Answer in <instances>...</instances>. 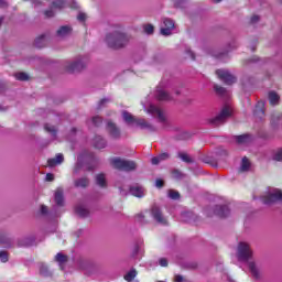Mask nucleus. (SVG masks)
Wrapping results in <instances>:
<instances>
[{
    "instance_id": "19",
    "label": "nucleus",
    "mask_w": 282,
    "mask_h": 282,
    "mask_svg": "<svg viewBox=\"0 0 282 282\" xmlns=\"http://www.w3.org/2000/svg\"><path fill=\"white\" fill-rule=\"evenodd\" d=\"M252 141V137L250 134H241L236 137L237 144H248V142Z\"/></svg>"
},
{
    "instance_id": "55",
    "label": "nucleus",
    "mask_w": 282,
    "mask_h": 282,
    "mask_svg": "<svg viewBox=\"0 0 282 282\" xmlns=\"http://www.w3.org/2000/svg\"><path fill=\"white\" fill-rule=\"evenodd\" d=\"M72 8H74L75 10L78 8V3H74L73 6H72Z\"/></svg>"
},
{
    "instance_id": "1",
    "label": "nucleus",
    "mask_w": 282,
    "mask_h": 282,
    "mask_svg": "<svg viewBox=\"0 0 282 282\" xmlns=\"http://www.w3.org/2000/svg\"><path fill=\"white\" fill-rule=\"evenodd\" d=\"M131 41V36L121 31H113L106 35V43L111 50H122Z\"/></svg>"
},
{
    "instance_id": "3",
    "label": "nucleus",
    "mask_w": 282,
    "mask_h": 282,
    "mask_svg": "<svg viewBox=\"0 0 282 282\" xmlns=\"http://www.w3.org/2000/svg\"><path fill=\"white\" fill-rule=\"evenodd\" d=\"M232 116V108L230 106H225L220 113L212 119H209V124L214 127H219V124H224L228 118Z\"/></svg>"
},
{
    "instance_id": "60",
    "label": "nucleus",
    "mask_w": 282,
    "mask_h": 282,
    "mask_svg": "<svg viewBox=\"0 0 282 282\" xmlns=\"http://www.w3.org/2000/svg\"><path fill=\"white\" fill-rule=\"evenodd\" d=\"M281 2H282V0H281Z\"/></svg>"
},
{
    "instance_id": "46",
    "label": "nucleus",
    "mask_w": 282,
    "mask_h": 282,
    "mask_svg": "<svg viewBox=\"0 0 282 282\" xmlns=\"http://www.w3.org/2000/svg\"><path fill=\"white\" fill-rule=\"evenodd\" d=\"M155 186H156V188H162V186H164V181H162V180H156Z\"/></svg>"
},
{
    "instance_id": "32",
    "label": "nucleus",
    "mask_w": 282,
    "mask_h": 282,
    "mask_svg": "<svg viewBox=\"0 0 282 282\" xmlns=\"http://www.w3.org/2000/svg\"><path fill=\"white\" fill-rule=\"evenodd\" d=\"M170 199H180V192L175 189H170L167 193Z\"/></svg>"
},
{
    "instance_id": "11",
    "label": "nucleus",
    "mask_w": 282,
    "mask_h": 282,
    "mask_svg": "<svg viewBox=\"0 0 282 282\" xmlns=\"http://www.w3.org/2000/svg\"><path fill=\"white\" fill-rule=\"evenodd\" d=\"M106 131L110 138H113V140H118V138H120V128H118V126L111 121L107 122Z\"/></svg>"
},
{
    "instance_id": "39",
    "label": "nucleus",
    "mask_w": 282,
    "mask_h": 282,
    "mask_svg": "<svg viewBox=\"0 0 282 282\" xmlns=\"http://www.w3.org/2000/svg\"><path fill=\"white\" fill-rule=\"evenodd\" d=\"M43 41H45V35H42V36L37 37V39L35 40V45H36V47H43V45L40 44V43H42Z\"/></svg>"
},
{
    "instance_id": "57",
    "label": "nucleus",
    "mask_w": 282,
    "mask_h": 282,
    "mask_svg": "<svg viewBox=\"0 0 282 282\" xmlns=\"http://www.w3.org/2000/svg\"><path fill=\"white\" fill-rule=\"evenodd\" d=\"M1 23H3V18H0V25H1Z\"/></svg>"
},
{
    "instance_id": "54",
    "label": "nucleus",
    "mask_w": 282,
    "mask_h": 282,
    "mask_svg": "<svg viewBox=\"0 0 282 282\" xmlns=\"http://www.w3.org/2000/svg\"><path fill=\"white\" fill-rule=\"evenodd\" d=\"M78 169H80V163H77L75 170H74V173H78Z\"/></svg>"
},
{
    "instance_id": "25",
    "label": "nucleus",
    "mask_w": 282,
    "mask_h": 282,
    "mask_svg": "<svg viewBox=\"0 0 282 282\" xmlns=\"http://www.w3.org/2000/svg\"><path fill=\"white\" fill-rule=\"evenodd\" d=\"M177 158H180V160L186 162L187 164H191V162H193V159L186 152H178Z\"/></svg>"
},
{
    "instance_id": "59",
    "label": "nucleus",
    "mask_w": 282,
    "mask_h": 282,
    "mask_svg": "<svg viewBox=\"0 0 282 282\" xmlns=\"http://www.w3.org/2000/svg\"><path fill=\"white\" fill-rule=\"evenodd\" d=\"M138 217L141 218V217H144V216H142V214H140Z\"/></svg>"
},
{
    "instance_id": "31",
    "label": "nucleus",
    "mask_w": 282,
    "mask_h": 282,
    "mask_svg": "<svg viewBox=\"0 0 282 282\" xmlns=\"http://www.w3.org/2000/svg\"><path fill=\"white\" fill-rule=\"evenodd\" d=\"M14 77L17 78V80H29L30 79V75H28V73H15Z\"/></svg>"
},
{
    "instance_id": "56",
    "label": "nucleus",
    "mask_w": 282,
    "mask_h": 282,
    "mask_svg": "<svg viewBox=\"0 0 282 282\" xmlns=\"http://www.w3.org/2000/svg\"><path fill=\"white\" fill-rule=\"evenodd\" d=\"M105 102H107V99H102V100L100 101V105H105Z\"/></svg>"
},
{
    "instance_id": "24",
    "label": "nucleus",
    "mask_w": 282,
    "mask_h": 282,
    "mask_svg": "<svg viewBox=\"0 0 282 282\" xmlns=\"http://www.w3.org/2000/svg\"><path fill=\"white\" fill-rule=\"evenodd\" d=\"M75 186L86 188V186H89V180L87 177L79 178L75 182Z\"/></svg>"
},
{
    "instance_id": "29",
    "label": "nucleus",
    "mask_w": 282,
    "mask_h": 282,
    "mask_svg": "<svg viewBox=\"0 0 282 282\" xmlns=\"http://www.w3.org/2000/svg\"><path fill=\"white\" fill-rule=\"evenodd\" d=\"M44 129H45V131H47V133H51V135H52L53 138H56V127H54V126H52V124H50V123H46V124L44 126Z\"/></svg>"
},
{
    "instance_id": "17",
    "label": "nucleus",
    "mask_w": 282,
    "mask_h": 282,
    "mask_svg": "<svg viewBox=\"0 0 282 282\" xmlns=\"http://www.w3.org/2000/svg\"><path fill=\"white\" fill-rule=\"evenodd\" d=\"M229 213L228 206H216L215 215H218V217H228Z\"/></svg>"
},
{
    "instance_id": "16",
    "label": "nucleus",
    "mask_w": 282,
    "mask_h": 282,
    "mask_svg": "<svg viewBox=\"0 0 282 282\" xmlns=\"http://www.w3.org/2000/svg\"><path fill=\"white\" fill-rule=\"evenodd\" d=\"M169 158H171V154H169L167 152H163L158 156L152 158L151 162L152 164L156 165V164H160V162H164L165 160H169Z\"/></svg>"
},
{
    "instance_id": "2",
    "label": "nucleus",
    "mask_w": 282,
    "mask_h": 282,
    "mask_svg": "<svg viewBox=\"0 0 282 282\" xmlns=\"http://www.w3.org/2000/svg\"><path fill=\"white\" fill-rule=\"evenodd\" d=\"M111 166L113 169H118L119 171H135L138 169V165L134 161H129L120 158H112L110 160Z\"/></svg>"
},
{
    "instance_id": "47",
    "label": "nucleus",
    "mask_w": 282,
    "mask_h": 282,
    "mask_svg": "<svg viewBox=\"0 0 282 282\" xmlns=\"http://www.w3.org/2000/svg\"><path fill=\"white\" fill-rule=\"evenodd\" d=\"M77 19H78V21H85V20L87 19V14H85V13H79V14L77 15Z\"/></svg>"
},
{
    "instance_id": "23",
    "label": "nucleus",
    "mask_w": 282,
    "mask_h": 282,
    "mask_svg": "<svg viewBox=\"0 0 282 282\" xmlns=\"http://www.w3.org/2000/svg\"><path fill=\"white\" fill-rule=\"evenodd\" d=\"M279 94H276L275 91H270L269 93V102L270 105H279Z\"/></svg>"
},
{
    "instance_id": "8",
    "label": "nucleus",
    "mask_w": 282,
    "mask_h": 282,
    "mask_svg": "<svg viewBox=\"0 0 282 282\" xmlns=\"http://www.w3.org/2000/svg\"><path fill=\"white\" fill-rule=\"evenodd\" d=\"M216 75L218 76L219 80H223L226 85H232L237 83V77H235L227 69H217Z\"/></svg>"
},
{
    "instance_id": "45",
    "label": "nucleus",
    "mask_w": 282,
    "mask_h": 282,
    "mask_svg": "<svg viewBox=\"0 0 282 282\" xmlns=\"http://www.w3.org/2000/svg\"><path fill=\"white\" fill-rule=\"evenodd\" d=\"M45 180L46 182H54V174L47 173Z\"/></svg>"
},
{
    "instance_id": "5",
    "label": "nucleus",
    "mask_w": 282,
    "mask_h": 282,
    "mask_svg": "<svg viewBox=\"0 0 282 282\" xmlns=\"http://www.w3.org/2000/svg\"><path fill=\"white\" fill-rule=\"evenodd\" d=\"M87 65V59L85 57L79 56L76 57L73 62H68L66 64V72H69L70 74H76V72H82V69H85V66Z\"/></svg>"
},
{
    "instance_id": "50",
    "label": "nucleus",
    "mask_w": 282,
    "mask_h": 282,
    "mask_svg": "<svg viewBox=\"0 0 282 282\" xmlns=\"http://www.w3.org/2000/svg\"><path fill=\"white\" fill-rule=\"evenodd\" d=\"M174 281L182 282V281H184V278L182 275H175Z\"/></svg>"
},
{
    "instance_id": "37",
    "label": "nucleus",
    "mask_w": 282,
    "mask_h": 282,
    "mask_svg": "<svg viewBox=\"0 0 282 282\" xmlns=\"http://www.w3.org/2000/svg\"><path fill=\"white\" fill-rule=\"evenodd\" d=\"M53 8H65V1L63 0H56L53 2Z\"/></svg>"
},
{
    "instance_id": "7",
    "label": "nucleus",
    "mask_w": 282,
    "mask_h": 282,
    "mask_svg": "<svg viewBox=\"0 0 282 282\" xmlns=\"http://www.w3.org/2000/svg\"><path fill=\"white\" fill-rule=\"evenodd\" d=\"M147 113H150V116H153V118H156L160 122H166V115L164 113V110H162L160 107L155 105H150L149 108L145 109Z\"/></svg>"
},
{
    "instance_id": "21",
    "label": "nucleus",
    "mask_w": 282,
    "mask_h": 282,
    "mask_svg": "<svg viewBox=\"0 0 282 282\" xmlns=\"http://www.w3.org/2000/svg\"><path fill=\"white\" fill-rule=\"evenodd\" d=\"M69 34H72V28L69 26H62L57 31V36H59L61 39H65V36H69Z\"/></svg>"
},
{
    "instance_id": "14",
    "label": "nucleus",
    "mask_w": 282,
    "mask_h": 282,
    "mask_svg": "<svg viewBox=\"0 0 282 282\" xmlns=\"http://www.w3.org/2000/svg\"><path fill=\"white\" fill-rule=\"evenodd\" d=\"M130 193L134 197H144V187H142L140 185H134V186L130 187Z\"/></svg>"
},
{
    "instance_id": "13",
    "label": "nucleus",
    "mask_w": 282,
    "mask_h": 282,
    "mask_svg": "<svg viewBox=\"0 0 282 282\" xmlns=\"http://www.w3.org/2000/svg\"><path fill=\"white\" fill-rule=\"evenodd\" d=\"M64 161H65V158L63 156V154L58 153L56 154L55 158L48 159L47 164L48 166H58V164H63Z\"/></svg>"
},
{
    "instance_id": "4",
    "label": "nucleus",
    "mask_w": 282,
    "mask_h": 282,
    "mask_svg": "<svg viewBox=\"0 0 282 282\" xmlns=\"http://www.w3.org/2000/svg\"><path fill=\"white\" fill-rule=\"evenodd\" d=\"M238 261H250L252 259V249L248 242H239L237 248Z\"/></svg>"
},
{
    "instance_id": "36",
    "label": "nucleus",
    "mask_w": 282,
    "mask_h": 282,
    "mask_svg": "<svg viewBox=\"0 0 282 282\" xmlns=\"http://www.w3.org/2000/svg\"><path fill=\"white\" fill-rule=\"evenodd\" d=\"M91 122H93V124H94L95 127H98L99 124L102 123V118L96 116V117H94V118L91 119Z\"/></svg>"
},
{
    "instance_id": "27",
    "label": "nucleus",
    "mask_w": 282,
    "mask_h": 282,
    "mask_svg": "<svg viewBox=\"0 0 282 282\" xmlns=\"http://www.w3.org/2000/svg\"><path fill=\"white\" fill-rule=\"evenodd\" d=\"M76 213L79 217H87L89 215V210L83 205L76 207Z\"/></svg>"
},
{
    "instance_id": "51",
    "label": "nucleus",
    "mask_w": 282,
    "mask_h": 282,
    "mask_svg": "<svg viewBox=\"0 0 282 282\" xmlns=\"http://www.w3.org/2000/svg\"><path fill=\"white\" fill-rule=\"evenodd\" d=\"M259 21V15L251 17V23H257Z\"/></svg>"
},
{
    "instance_id": "34",
    "label": "nucleus",
    "mask_w": 282,
    "mask_h": 282,
    "mask_svg": "<svg viewBox=\"0 0 282 282\" xmlns=\"http://www.w3.org/2000/svg\"><path fill=\"white\" fill-rule=\"evenodd\" d=\"M143 30H144L145 34H153V32H154V28L152 24L143 25Z\"/></svg>"
},
{
    "instance_id": "49",
    "label": "nucleus",
    "mask_w": 282,
    "mask_h": 282,
    "mask_svg": "<svg viewBox=\"0 0 282 282\" xmlns=\"http://www.w3.org/2000/svg\"><path fill=\"white\" fill-rule=\"evenodd\" d=\"M41 213H42V215H46L47 214V207L45 205L41 206Z\"/></svg>"
},
{
    "instance_id": "42",
    "label": "nucleus",
    "mask_w": 282,
    "mask_h": 282,
    "mask_svg": "<svg viewBox=\"0 0 282 282\" xmlns=\"http://www.w3.org/2000/svg\"><path fill=\"white\" fill-rule=\"evenodd\" d=\"M159 263L162 268H166V265H169V260H166L165 258H161L159 260Z\"/></svg>"
},
{
    "instance_id": "58",
    "label": "nucleus",
    "mask_w": 282,
    "mask_h": 282,
    "mask_svg": "<svg viewBox=\"0 0 282 282\" xmlns=\"http://www.w3.org/2000/svg\"><path fill=\"white\" fill-rule=\"evenodd\" d=\"M215 1V3H219L221 0H214Z\"/></svg>"
},
{
    "instance_id": "22",
    "label": "nucleus",
    "mask_w": 282,
    "mask_h": 282,
    "mask_svg": "<svg viewBox=\"0 0 282 282\" xmlns=\"http://www.w3.org/2000/svg\"><path fill=\"white\" fill-rule=\"evenodd\" d=\"M63 202H64V198H63V188L58 187V188L55 191V203L57 204V206H63Z\"/></svg>"
},
{
    "instance_id": "35",
    "label": "nucleus",
    "mask_w": 282,
    "mask_h": 282,
    "mask_svg": "<svg viewBox=\"0 0 282 282\" xmlns=\"http://www.w3.org/2000/svg\"><path fill=\"white\" fill-rule=\"evenodd\" d=\"M273 160H275V162H281V160H282V149H279L278 151H275V153L273 154Z\"/></svg>"
},
{
    "instance_id": "40",
    "label": "nucleus",
    "mask_w": 282,
    "mask_h": 282,
    "mask_svg": "<svg viewBox=\"0 0 282 282\" xmlns=\"http://www.w3.org/2000/svg\"><path fill=\"white\" fill-rule=\"evenodd\" d=\"M0 261H2V263H7V261H8V252H4V251L0 252Z\"/></svg>"
},
{
    "instance_id": "20",
    "label": "nucleus",
    "mask_w": 282,
    "mask_h": 282,
    "mask_svg": "<svg viewBox=\"0 0 282 282\" xmlns=\"http://www.w3.org/2000/svg\"><path fill=\"white\" fill-rule=\"evenodd\" d=\"M96 184L101 188H107V177L105 176V174H98L96 176Z\"/></svg>"
},
{
    "instance_id": "53",
    "label": "nucleus",
    "mask_w": 282,
    "mask_h": 282,
    "mask_svg": "<svg viewBox=\"0 0 282 282\" xmlns=\"http://www.w3.org/2000/svg\"><path fill=\"white\" fill-rule=\"evenodd\" d=\"M187 54H189L191 58H192L193 61H195V54L192 53V51H187Z\"/></svg>"
},
{
    "instance_id": "38",
    "label": "nucleus",
    "mask_w": 282,
    "mask_h": 282,
    "mask_svg": "<svg viewBox=\"0 0 282 282\" xmlns=\"http://www.w3.org/2000/svg\"><path fill=\"white\" fill-rule=\"evenodd\" d=\"M263 107H265V102L259 101L258 105L256 106V112L261 111L263 113Z\"/></svg>"
},
{
    "instance_id": "30",
    "label": "nucleus",
    "mask_w": 282,
    "mask_h": 282,
    "mask_svg": "<svg viewBox=\"0 0 282 282\" xmlns=\"http://www.w3.org/2000/svg\"><path fill=\"white\" fill-rule=\"evenodd\" d=\"M137 275H138V272L135 270H131L124 275V279L126 281L131 282L135 279Z\"/></svg>"
},
{
    "instance_id": "9",
    "label": "nucleus",
    "mask_w": 282,
    "mask_h": 282,
    "mask_svg": "<svg viewBox=\"0 0 282 282\" xmlns=\"http://www.w3.org/2000/svg\"><path fill=\"white\" fill-rule=\"evenodd\" d=\"M282 200V192L279 189H273L268 193V195L262 196L263 204H274V202Z\"/></svg>"
},
{
    "instance_id": "52",
    "label": "nucleus",
    "mask_w": 282,
    "mask_h": 282,
    "mask_svg": "<svg viewBox=\"0 0 282 282\" xmlns=\"http://www.w3.org/2000/svg\"><path fill=\"white\" fill-rule=\"evenodd\" d=\"M8 6V2L6 0H0V8H6Z\"/></svg>"
},
{
    "instance_id": "26",
    "label": "nucleus",
    "mask_w": 282,
    "mask_h": 282,
    "mask_svg": "<svg viewBox=\"0 0 282 282\" xmlns=\"http://www.w3.org/2000/svg\"><path fill=\"white\" fill-rule=\"evenodd\" d=\"M241 173H246V171H250V161L248 158H243L240 166Z\"/></svg>"
},
{
    "instance_id": "18",
    "label": "nucleus",
    "mask_w": 282,
    "mask_h": 282,
    "mask_svg": "<svg viewBox=\"0 0 282 282\" xmlns=\"http://www.w3.org/2000/svg\"><path fill=\"white\" fill-rule=\"evenodd\" d=\"M93 144L95 149H105V147H107V141H105L102 137L98 135L95 137Z\"/></svg>"
},
{
    "instance_id": "15",
    "label": "nucleus",
    "mask_w": 282,
    "mask_h": 282,
    "mask_svg": "<svg viewBox=\"0 0 282 282\" xmlns=\"http://www.w3.org/2000/svg\"><path fill=\"white\" fill-rule=\"evenodd\" d=\"M155 96L159 100H171V95H169V93L161 87L156 88Z\"/></svg>"
},
{
    "instance_id": "10",
    "label": "nucleus",
    "mask_w": 282,
    "mask_h": 282,
    "mask_svg": "<svg viewBox=\"0 0 282 282\" xmlns=\"http://www.w3.org/2000/svg\"><path fill=\"white\" fill-rule=\"evenodd\" d=\"M163 25L161 28V34L163 36H171V31L175 28V22L169 18L163 19Z\"/></svg>"
},
{
    "instance_id": "48",
    "label": "nucleus",
    "mask_w": 282,
    "mask_h": 282,
    "mask_svg": "<svg viewBox=\"0 0 282 282\" xmlns=\"http://www.w3.org/2000/svg\"><path fill=\"white\" fill-rule=\"evenodd\" d=\"M173 177H175L176 180H178V177H182V174L180 173V171H174V172H173Z\"/></svg>"
},
{
    "instance_id": "28",
    "label": "nucleus",
    "mask_w": 282,
    "mask_h": 282,
    "mask_svg": "<svg viewBox=\"0 0 282 282\" xmlns=\"http://www.w3.org/2000/svg\"><path fill=\"white\" fill-rule=\"evenodd\" d=\"M249 270L256 279H259V269L254 262H249Z\"/></svg>"
},
{
    "instance_id": "41",
    "label": "nucleus",
    "mask_w": 282,
    "mask_h": 282,
    "mask_svg": "<svg viewBox=\"0 0 282 282\" xmlns=\"http://www.w3.org/2000/svg\"><path fill=\"white\" fill-rule=\"evenodd\" d=\"M40 272L41 274H43V276H47V274H50V272H47V267L45 264H42L40 267Z\"/></svg>"
},
{
    "instance_id": "12",
    "label": "nucleus",
    "mask_w": 282,
    "mask_h": 282,
    "mask_svg": "<svg viewBox=\"0 0 282 282\" xmlns=\"http://www.w3.org/2000/svg\"><path fill=\"white\" fill-rule=\"evenodd\" d=\"M152 217L154 221H158V224H162L163 226H166V218L164 217V215H162L160 207L158 206L152 207Z\"/></svg>"
},
{
    "instance_id": "43",
    "label": "nucleus",
    "mask_w": 282,
    "mask_h": 282,
    "mask_svg": "<svg viewBox=\"0 0 282 282\" xmlns=\"http://www.w3.org/2000/svg\"><path fill=\"white\" fill-rule=\"evenodd\" d=\"M214 89L217 94H224L226 91L224 87L217 85L214 87Z\"/></svg>"
},
{
    "instance_id": "6",
    "label": "nucleus",
    "mask_w": 282,
    "mask_h": 282,
    "mask_svg": "<svg viewBox=\"0 0 282 282\" xmlns=\"http://www.w3.org/2000/svg\"><path fill=\"white\" fill-rule=\"evenodd\" d=\"M122 118L127 124H137V127H141V129H149V127H151L147 120L137 119L133 115L127 111L122 112Z\"/></svg>"
},
{
    "instance_id": "33",
    "label": "nucleus",
    "mask_w": 282,
    "mask_h": 282,
    "mask_svg": "<svg viewBox=\"0 0 282 282\" xmlns=\"http://www.w3.org/2000/svg\"><path fill=\"white\" fill-rule=\"evenodd\" d=\"M55 260L57 261V263H66L67 261V256L65 254H62V253H57L56 257H55Z\"/></svg>"
},
{
    "instance_id": "44",
    "label": "nucleus",
    "mask_w": 282,
    "mask_h": 282,
    "mask_svg": "<svg viewBox=\"0 0 282 282\" xmlns=\"http://www.w3.org/2000/svg\"><path fill=\"white\" fill-rule=\"evenodd\" d=\"M45 17H47L48 19L52 18L54 15V9H50V10H46L44 12Z\"/></svg>"
}]
</instances>
